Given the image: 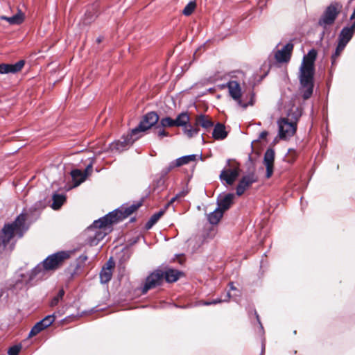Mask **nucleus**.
I'll use <instances>...</instances> for the list:
<instances>
[{
	"instance_id": "f257e3e1",
	"label": "nucleus",
	"mask_w": 355,
	"mask_h": 355,
	"mask_svg": "<svg viewBox=\"0 0 355 355\" xmlns=\"http://www.w3.org/2000/svg\"><path fill=\"white\" fill-rule=\"evenodd\" d=\"M317 57L315 49L310 50L303 58L299 70L300 91L304 100L309 98L313 91L314 63Z\"/></svg>"
},
{
	"instance_id": "f03ea898",
	"label": "nucleus",
	"mask_w": 355,
	"mask_h": 355,
	"mask_svg": "<svg viewBox=\"0 0 355 355\" xmlns=\"http://www.w3.org/2000/svg\"><path fill=\"white\" fill-rule=\"evenodd\" d=\"M26 216L21 214L15 221L4 225L0 236V254L5 252H10L14 247V243L10 242L15 237L21 238L28 230L26 225Z\"/></svg>"
},
{
	"instance_id": "7ed1b4c3",
	"label": "nucleus",
	"mask_w": 355,
	"mask_h": 355,
	"mask_svg": "<svg viewBox=\"0 0 355 355\" xmlns=\"http://www.w3.org/2000/svg\"><path fill=\"white\" fill-rule=\"evenodd\" d=\"M114 214H108L106 216L95 220L93 224L85 230L87 242L90 245H96L106 236L110 227L114 223L112 219Z\"/></svg>"
},
{
	"instance_id": "20e7f679",
	"label": "nucleus",
	"mask_w": 355,
	"mask_h": 355,
	"mask_svg": "<svg viewBox=\"0 0 355 355\" xmlns=\"http://www.w3.org/2000/svg\"><path fill=\"white\" fill-rule=\"evenodd\" d=\"M342 5L339 3L335 2L331 3L326 8L324 12L318 20V25L322 26L324 29H327L332 24H334L336 19L340 12Z\"/></svg>"
},
{
	"instance_id": "39448f33",
	"label": "nucleus",
	"mask_w": 355,
	"mask_h": 355,
	"mask_svg": "<svg viewBox=\"0 0 355 355\" xmlns=\"http://www.w3.org/2000/svg\"><path fill=\"white\" fill-rule=\"evenodd\" d=\"M301 116L300 112L297 109V113L293 117L295 121H289L287 118H281L278 120L279 136L281 139H287L292 137L296 132L297 121Z\"/></svg>"
},
{
	"instance_id": "423d86ee",
	"label": "nucleus",
	"mask_w": 355,
	"mask_h": 355,
	"mask_svg": "<svg viewBox=\"0 0 355 355\" xmlns=\"http://www.w3.org/2000/svg\"><path fill=\"white\" fill-rule=\"evenodd\" d=\"M239 164L235 161L228 160L227 166L220 172V179L228 185H232L239 175Z\"/></svg>"
},
{
	"instance_id": "0eeeda50",
	"label": "nucleus",
	"mask_w": 355,
	"mask_h": 355,
	"mask_svg": "<svg viewBox=\"0 0 355 355\" xmlns=\"http://www.w3.org/2000/svg\"><path fill=\"white\" fill-rule=\"evenodd\" d=\"M159 120V116L155 112L147 113L140 121L139 125L132 130V134L139 136V133L144 132L155 125Z\"/></svg>"
},
{
	"instance_id": "6e6552de",
	"label": "nucleus",
	"mask_w": 355,
	"mask_h": 355,
	"mask_svg": "<svg viewBox=\"0 0 355 355\" xmlns=\"http://www.w3.org/2000/svg\"><path fill=\"white\" fill-rule=\"evenodd\" d=\"M68 257V253L61 251L49 255L42 263L51 272L58 269Z\"/></svg>"
},
{
	"instance_id": "1a4fd4ad",
	"label": "nucleus",
	"mask_w": 355,
	"mask_h": 355,
	"mask_svg": "<svg viewBox=\"0 0 355 355\" xmlns=\"http://www.w3.org/2000/svg\"><path fill=\"white\" fill-rule=\"evenodd\" d=\"M139 138V136L134 135L131 132L126 136L122 137L120 140L111 143L109 145V149L112 153H121L126 150Z\"/></svg>"
},
{
	"instance_id": "9d476101",
	"label": "nucleus",
	"mask_w": 355,
	"mask_h": 355,
	"mask_svg": "<svg viewBox=\"0 0 355 355\" xmlns=\"http://www.w3.org/2000/svg\"><path fill=\"white\" fill-rule=\"evenodd\" d=\"M163 271L158 270L152 272L146 279V283L142 288V293H146L150 289L160 285L163 281Z\"/></svg>"
},
{
	"instance_id": "9b49d317",
	"label": "nucleus",
	"mask_w": 355,
	"mask_h": 355,
	"mask_svg": "<svg viewBox=\"0 0 355 355\" xmlns=\"http://www.w3.org/2000/svg\"><path fill=\"white\" fill-rule=\"evenodd\" d=\"M227 87L229 89V92L230 96L238 102L239 105L244 108H245L248 105H252L253 101L251 99L250 102L248 104H244L242 103L241 100V89L240 85L238 82L234 80H231L227 83Z\"/></svg>"
},
{
	"instance_id": "f8f14e48",
	"label": "nucleus",
	"mask_w": 355,
	"mask_h": 355,
	"mask_svg": "<svg viewBox=\"0 0 355 355\" xmlns=\"http://www.w3.org/2000/svg\"><path fill=\"white\" fill-rule=\"evenodd\" d=\"M51 273L49 269L41 262L31 271L29 282H37L46 279Z\"/></svg>"
},
{
	"instance_id": "ddd939ff",
	"label": "nucleus",
	"mask_w": 355,
	"mask_h": 355,
	"mask_svg": "<svg viewBox=\"0 0 355 355\" xmlns=\"http://www.w3.org/2000/svg\"><path fill=\"white\" fill-rule=\"evenodd\" d=\"M141 206L140 203L133 204L128 207L121 208V209H116L110 214H114V217L112 219H114L113 222L114 223H118L119 221L127 218L128 216L135 212L139 207Z\"/></svg>"
},
{
	"instance_id": "4468645a",
	"label": "nucleus",
	"mask_w": 355,
	"mask_h": 355,
	"mask_svg": "<svg viewBox=\"0 0 355 355\" xmlns=\"http://www.w3.org/2000/svg\"><path fill=\"white\" fill-rule=\"evenodd\" d=\"M257 181V178L254 173H250L243 176L239 181L236 187V194L240 196L248 189L254 182Z\"/></svg>"
},
{
	"instance_id": "2eb2a0df",
	"label": "nucleus",
	"mask_w": 355,
	"mask_h": 355,
	"mask_svg": "<svg viewBox=\"0 0 355 355\" xmlns=\"http://www.w3.org/2000/svg\"><path fill=\"white\" fill-rule=\"evenodd\" d=\"M293 49V44L288 43L284 47L277 50L275 54V58L278 62H287L290 60L291 53Z\"/></svg>"
},
{
	"instance_id": "dca6fc26",
	"label": "nucleus",
	"mask_w": 355,
	"mask_h": 355,
	"mask_svg": "<svg viewBox=\"0 0 355 355\" xmlns=\"http://www.w3.org/2000/svg\"><path fill=\"white\" fill-rule=\"evenodd\" d=\"M355 33V21L350 26L344 27L338 35V42L347 45Z\"/></svg>"
},
{
	"instance_id": "f3484780",
	"label": "nucleus",
	"mask_w": 355,
	"mask_h": 355,
	"mask_svg": "<svg viewBox=\"0 0 355 355\" xmlns=\"http://www.w3.org/2000/svg\"><path fill=\"white\" fill-rule=\"evenodd\" d=\"M275 159V151L269 148L264 155L263 163L266 167V178L271 177L273 173V163Z\"/></svg>"
},
{
	"instance_id": "a211bd4d",
	"label": "nucleus",
	"mask_w": 355,
	"mask_h": 355,
	"mask_svg": "<svg viewBox=\"0 0 355 355\" xmlns=\"http://www.w3.org/2000/svg\"><path fill=\"white\" fill-rule=\"evenodd\" d=\"M25 64L24 60H19L15 64H0V73L6 74L8 73H15L20 71L24 67Z\"/></svg>"
},
{
	"instance_id": "6ab92c4d",
	"label": "nucleus",
	"mask_w": 355,
	"mask_h": 355,
	"mask_svg": "<svg viewBox=\"0 0 355 355\" xmlns=\"http://www.w3.org/2000/svg\"><path fill=\"white\" fill-rule=\"evenodd\" d=\"M234 195L233 193H227L223 196H220L217 200L218 208L225 212L229 209L233 203Z\"/></svg>"
},
{
	"instance_id": "aec40b11",
	"label": "nucleus",
	"mask_w": 355,
	"mask_h": 355,
	"mask_svg": "<svg viewBox=\"0 0 355 355\" xmlns=\"http://www.w3.org/2000/svg\"><path fill=\"white\" fill-rule=\"evenodd\" d=\"M114 267V263L109 260L107 263L106 267H103L100 272V279L102 284H106L112 278V268Z\"/></svg>"
},
{
	"instance_id": "412c9836",
	"label": "nucleus",
	"mask_w": 355,
	"mask_h": 355,
	"mask_svg": "<svg viewBox=\"0 0 355 355\" xmlns=\"http://www.w3.org/2000/svg\"><path fill=\"white\" fill-rule=\"evenodd\" d=\"M196 125L198 128V126H201L205 130H209L213 127L214 123L211 121V118L208 116L200 114L196 117L195 120Z\"/></svg>"
},
{
	"instance_id": "4be33fe9",
	"label": "nucleus",
	"mask_w": 355,
	"mask_h": 355,
	"mask_svg": "<svg viewBox=\"0 0 355 355\" xmlns=\"http://www.w3.org/2000/svg\"><path fill=\"white\" fill-rule=\"evenodd\" d=\"M0 19L8 21L11 25L21 24L24 20V15L21 10L12 17L1 16Z\"/></svg>"
},
{
	"instance_id": "5701e85b",
	"label": "nucleus",
	"mask_w": 355,
	"mask_h": 355,
	"mask_svg": "<svg viewBox=\"0 0 355 355\" xmlns=\"http://www.w3.org/2000/svg\"><path fill=\"white\" fill-rule=\"evenodd\" d=\"M71 175L73 181L74 182L73 187L80 185L85 180L87 177V175L79 169H74L71 171Z\"/></svg>"
},
{
	"instance_id": "b1692460",
	"label": "nucleus",
	"mask_w": 355,
	"mask_h": 355,
	"mask_svg": "<svg viewBox=\"0 0 355 355\" xmlns=\"http://www.w3.org/2000/svg\"><path fill=\"white\" fill-rule=\"evenodd\" d=\"M182 275L181 272L174 269H168L164 272V277L170 283L176 282Z\"/></svg>"
},
{
	"instance_id": "393cba45",
	"label": "nucleus",
	"mask_w": 355,
	"mask_h": 355,
	"mask_svg": "<svg viewBox=\"0 0 355 355\" xmlns=\"http://www.w3.org/2000/svg\"><path fill=\"white\" fill-rule=\"evenodd\" d=\"M213 137L215 139H223L227 137L225 125L222 123H217L213 130Z\"/></svg>"
},
{
	"instance_id": "a878e982",
	"label": "nucleus",
	"mask_w": 355,
	"mask_h": 355,
	"mask_svg": "<svg viewBox=\"0 0 355 355\" xmlns=\"http://www.w3.org/2000/svg\"><path fill=\"white\" fill-rule=\"evenodd\" d=\"M224 212L218 207L211 213L208 214L207 219L212 225H216L223 216Z\"/></svg>"
},
{
	"instance_id": "bb28decb",
	"label": "nucleus",
	"mask_w": 355,
	"mask_h": 355,
	"mask_svg": "<svg viewBox=\"0 0 355 355\" xmlns=\"http://www.w3.org/2000/svg\"><path fill=\"white\" fill-rule=\"evenodd\" d=\"M190 117L187 112L180 113L175 119V126L185 127L189 123Z\"/></svg>"
},
{
	"instance_id": "cd10ccee",
	"label": "nucleus",
	"mask_w": 355,
	"mask_h": 355,
	"mask_svg": "<svg viewBox=\"0 0 355 355\" xmlns=\"http://www.w3.org/2000/svg\"><path fill=\"white\" fill-rule=\"evenodd\" d=\"M183 132L188 138H191L195 135H198L199 132V128L196 125V123L194 124V125H192L191 124L189 123L188 125L183 128Z\"/></svg>"
},
{
	"instance_id": "c85d7f7f",
	"label": "nucleus",
	"mask_w": 355,
	"mask_h": 355,
	"mask_svg": "<svg viewBox=\"0 0 355 355\" xmlns=\"http://www.w3.org/2000/svg\"><path fill=\"white\" fill-rule=\"evenodd\" d=\"M66 198L65 196L62 194H54L53 196L52 208L53 209H58L64 202Z\"/></svg>"
},
{
	"instance_id": "c756f323",
	"label": "nucleus",
	"mask_w": 355,
	"mask_h": 355,
	"mask_svg": "<svg viewBox=\"0 0 355 355\" xmlns=\"http://www.w3.org/2000/svg\"><path fill=\"white\" fill-rule=\"evenodd\" d=\"M196 155H189L182 156L180 158L176 159V165L179 167L185 164H187L191 162H195L196 160Z\"/></svg>"
},
{
	"instance_id": "7c9ffc66",
	"label": "nucleus",
	"mask_w": 355,
	"mask_h": 355,
	"mask_svg": "<svg viewBox=\"0 0 355 355\" xmlns=\"http://www.w3.org/2000/svg\"><path fill=\"white\" fill-rule=\"evenodd\" d=\"M164 211H159L157 213L154 214L149 220L147 222L146 225V227L147 229L151 228L160 218V217L164 214Z\"/></svg>"
},
{
	"instance_id": "2f4dec72",
	"label": "nucleus",
	"mask_w": 355,
	"mask_h": 355,
	"mask_svg": "<svg viewBox=\"0 0 355 355\" xmlns=\"http://www.w3.org/2000/svg\"><path fill=\"white\" fill-rule=\"evenodd\" d=\"M345 46H346V45L338 42V46L336 49V51L331 56L332 64H335L337 58L340 56V55L341 54L342 51L344 50Z\"/></svg>"
},
{
	"instance_id": "473e14b6",
	"label": "nucleus",
	"mask_w": 355,
	"mask_h": 355,
	"mask_svg": "<svg viewBox=\"0 0 355 355\" xmlns=\"http://www.w3.org/2000/svg\"><path fill=\"white\" fill-rule=\"evenodd\" d=\"M189 193V191L188 189H183L182 191H181L180 192H179L178 193H177L175 195V196H174L173 198H172L170 201L168 202L167 204V207L173 205L175 202L176 201H179L181 198H184V196H186L187 195V193Z\"/></svg>"
},
{
	"instance_id": "72a5a7b5",
	"label": "nucleus",
	"mask_w": 355,
	"mask_h": 355,
	"mask_svg": "<svg viewBox=\"0 0 355 355\" xmlns=\"http://www.w3.org/2000/svg\"><path fill=\"white\" fill-rule=\"evenodd\" d=\"M189 193V191L188 189H183L182 191H181L180 192H179L178 193H177L175 195V196H174L173 198H172L170 201L168 202L167 204V207L173 205L175 202L176 201H179L181 198H184V196H186L187 195V193Z\"/></svg>"
},
{
	"instance_id": "f704fd0d",
	"label": "nucleus",
	"mask_w": 355,
	"mask_h": 355,
	"mask_svg": "<svg viewBox=\"0 0 355 355\" xmlns=\"http://www.w3.org/2000/svg\"><path fill=\"white\" fill-rule=\"evenodd\" d=\"M196 7V2L191 1L183 9L182 13L186 16H189L194 11Z\"/></svg>"
},
{
	"instance_id": "c9c22d12",
	"label": "nucleus",
	"mask_w": 355,
	"mask_h": 355,
	"mask_svg": "<svg viewBox=\"0 0 355 355\" xmlns=\"http://www.w3.org/2000/svg\"><path fill=\"white\" fill-rule=\"evenodd\" d=\"M45 328L43 327L40 322H37L29 332V337H33L38 334L40 331Z\"/></svg>"
},
{
	"instance_id": "e433bc0d",
	"label": "nucleus",
	"mask_w": 355,
	"mask_h": 355,
	"mask_svg": "<svg viewBox=\"0 0 355 355\" xmlns=\"http://www.w3.org/2000/svg\"><path fill=\"white\" fill-rule=\"evenodd\" d=\"M160 125L162 128L175 126V119H173L171 117L163 118L160 121Z\"/></svg>"
},
{
	"instance_id": "4c0bfd02",
	"label": "nucleus",
	"mask_w": 355,
	"mask_h": 355,
	"mask_svg": "<svg viewBox=\"0 0 355 355\" xmlns=\"http://www.w3.org/2000/svg\"><path fill=\"white\" fill-rule=\"evenodd\" d=\"M64 295V291L63 289L59 291L58 293L56 296H55L51 301L50 306H56L59 302L63 298Z\"/></svg>"
},
{
	"instance_id": "58836bf2",
	"label": "nucleus",
	"mask_w": 355,
	"mask_h": 355,
	"mask_svg": "<svg viewBox=\"0 0 355 355\" xmlns=\"http://www.w3.org/2000/svg\"><path fill=\"white\" fill-rule=\"evenodd\" d=\"M55 320V316L53 315H49L46 316L44 319L40 322L42 323L43 327L46 329L49 327Z\"/></svg>"
},
{
	"instance_id": "ea45409f",
	"label": "nucleus",
	"mask_w": 355,
	"mask_h": 355,
	"mask_svg": "<svg viewBox=\"0 0 355 355\" xmlns=\"http://www.w3.org/2000/svg\"><path fill=\"white\" fill-rule=\"evenodd\" d=\"M226 297H227V298H224V299L218 298V299H216L215 300L210 301V302H204L202 303V304L207 306V305H211V304H216L220 303L222 302H227L230 297V293H227Z\"/></svg>"
},
{
	"instance_id": "a19ab883",
	"label": "nucleus",
	"mask_w": 355,
	"mask_h": 355,
	"mask_svg": "<svg viewBox=\"0 0 355 355\" xmlns=\"http://www.w3.org/2000/svg\"><path fill=\"white\" fill-rule=\"evenodd\" d=\"M175 167H179L178 165H176V160L171 162L167 167L162 170V173L164 175H166Z\"/></svg>"
},
{
	"instance_id": "79ce46f5",
	"label": "nucleus",
	"mask_w": 355,
	"mask_h": 355,
	"mask_svg": "<svg viewBox=\"0 0 355 355\" xmlns=\"http://www.w3.org/2000/svg\"><path fill=\"white\" fill-rule=\"evenodd\" d=\"M20 349H21L20 346L15 345V346L11 347L8 349V355H17L19 353Z\"/></svg>"
},
{
	"instance_id": "37998d69",
	"label": "nucleus",
	"mask_w": 355,
	"mask_h": 355,
	"mask_svg": "<svg viewBox=\"0 0 355 355\" xmlns=\"http://www.w3.org/2000/svg\"><path fill=\"white\" fill-rule=\"evenodd\" d=\"M155 133L157 134V137H159L160 139H162V137H166L168 135V133L167 132H166L163 128L162 127L160 128V127H157L156 128V132Z\"/></svg>"
},
{
	"instance_id": "c03bdc74",
	"label": "nucleus",
	"mask_w": 355,
	"mask_h": 355,
	"mask_svg": "<svg viewBox=\"0 0 355 355\" xmlns=\"http://www.w3.org/2000/svg\"><path fill=\"white\" fill-rule=\"evenodd\" d=\"M92 164H89V165L86 167L85 171V172H83V173L87 175H88V173H89V172H91V171H92Z\"/></svg>"
},
{
	"instance_id": "a18cd8bd",
	"label": "nucleus",
	"mask_w": 355,
	"mask_h": 355,
	"mask_svg": "<svg viewBox=\"0 0 355 355\" xmlns=\"http://www.w3.org/2000/svg\"><path fill=\"white\" fill-rule=\"evenodd\" d=\"M268 135V132L266 131H263L260 133L259 138L265 139Z\"/></svg>"
},
{
	"instance_id": "49530a36",
	"label": "nucleus",
	"mask_w": 355,
	"mask_h": 355,
	"mask_svg": "<svg viewBox=\"0 0 355 355\" xmlns=\"http://www.w3.org/2000/svg\"><path fill=\"white\" fill-rule=\"evenodd\" d=\"M89 15V13H86V15H86V19H85L86 21H85V23H87V24L90 23L93 20V17H92L91 19H87Z\"/></svg>"
},
{
	"instance_id": "de8ad7c7",
	"label": "nucleus",
	"mask_w": 355,
	"mask_h": 355,
	"mask_svg": "<svg viewBox=\"0 0 355 355\" xmlns=\"http://www.w3.org/2000/svg\"><path fill=\"white\" fill-rule=\"evenodd\" d=\"M350 19H351V20L354 19V21H355V8H354V10L353 13L352 14V15H351V17H350Z\"/></svg>"
},
{
	"instance_id": "09e8293b",
	"label": "nucleus",
	"mask_w": 355,
	"mask_h": 355,
	"mask_svg": "<svg viewBox=\"0 0 355 355\" xmlns=\"http://www.w3.org/2000/svg\"><path fill=\"white\" fill-rule=\"evenodd\" d=\"M230 286L231 290H236V288L234 286L233 283H230Z\"/></svg>"
},
{
	"instance_id": "8fccbe9b",
	"label": "nucleus",
	"mask_w": 355,
	"mask_h": 355,
	"mask_svg": "<svg viewBox=\"0 0 355 355\" xmlns=\"http://www.w3.org/2000/svg\"><path fill=\"white\" fill-rule=\"evenodd\" d=\"M102 39L101 37H98L97 39V42L100 43L101 42Z\"/></svg>"
},
{
	"instance_id": "3c124183",
	"label": "nucleus",
	"mask_w": 355,
	"mask_h": 355,
	"mask_svg": "<svg viewBox=\"0 0 355 355\" xmlns=\"http://www.w3.org/2000/svg\"><path fill=\"white\" fill-rule=\"evenodd\" d=\"M264 350V345L263 344V346H262V351Z\"/></svg>"
},
{
	"instance_id": "603ef678",
	"label": "nucleus",
	"mask_w": 355,
	"mask_h": 355,
	"mask_svg": "<svg viewBox=\"0 0 355 355\" xmlns=\"http://www.w3.org/2000/svg\"><path fill=\"white\" fill-rule=\"evenodd\" d=\"M257 318L258 321L259 322V315H257Z\"/></svg>"
}]
</instances>
